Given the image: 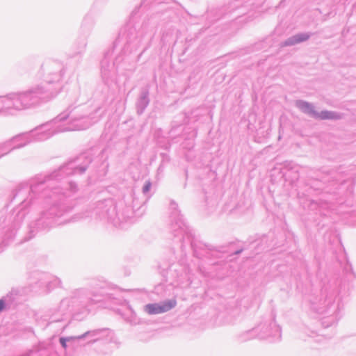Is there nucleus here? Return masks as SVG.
I'll return each mask as SVG.
<instances>
[{
    "mask_svg": "<svg viewBox=\"0 0 356 356\" xmlns=\"http://www.w3.org/2000/svg\"><path fill=\"white\" fill-rule=\"evenodd\" d=\"M146 24H141L136 22L134 19H131L120 31L118 43H124L129 44L134 42L139 38H142L145 34Z\"/></svg>",
    "mask_w": 356,
    "mask_h": 356,
    "instance_id": "obj_1",
    "label": "nucleus"
},
{
    "mask_svg": "<svg viewBox=\"0 0 356 356\" xmlns=\"http://www.w3.org/2000/svg\"><path fill=\"white\" fill-rule=\"evenodd\" d=\"M175 300H169L162 303L148 304L145 307V311L150 315L167 312L176 305Z\"/></svg>",
    "mask_w": 356,
    "mask_h": 356,
    "instance_id": "obj_2",
    "label": "nucleus"
},
{
    "mask_svg": "<svg viewBox=\"0 0 356 356\" xmlns=\"http://www.w3.org/2000/svg\"><path fill=\"white\" fill-rule=\"evenodd\" d=\"M297 105L305 113H313L316 118L319 119L325 120L333 119L336 118L334 113L328 111H323L320 113H315L313 110L312 106L305 102H298L297 103Z\"/></svg>",
    "mask_w": 356,
    "mask_h": 356,
    "instance_id": "obj_3",
    "label": "nucleus"
},
{
    "mask_svg": "<svg viewBox=\"0 0 356 356\" xmlns=\"http://www.w3.org/2000/svg\"><path fill=\"white\" fill-rule=\"evenodd\" d=\"M254 5V1L253 0H234L230 3L229 8L232 12L242 10V12H239L238 14H243L248 10V7H252Z\"/></svg>",
    "mask_w": 356,
    "mask_h": 356,
    "instance_id": "obj_4",
    "label": "nucleus"
},
{
    "mask_svg": "<svg viewBox=\"0 0 356 356\" xmlns=\"http://www.w3.org/2000/svg\"><path fill=\"white\" fill-rule=\"evenodd\" d=\"M312 35V33L309 32L298 33L289 38L283 44H296L304 42L307 41Z\"/></svg>",
    "mask_w": 356,
    "mask_h": 356,
    "instance_id": "obj_5",
    "label": "nucleus"
},
{
    "mask_svg": "<svg viewBox=\"0 0 356 356\" xmlns=\"http://www.w3.org/2000/svg\"><path fill=\"white\" fill-rule=\"evenodd\" d=\"M60 342L62 345V346L64 348H67V344H66V339L65 338H60Z\"/></svg>",
    "mask_w": 356,
    "mask_h": 356,
    "instance_id": "obj_6",
    "label": "nucleus"
},
{
    "mask_svg": "<svg viewBox=\"0 0 356 356\" xmlns=\"http://www.w3.org/2000/svg\"><path fill=\"white\" fill-rule=\"evenodd\" d=\"M152 0H143L142 6H147Z\"/></svg>",
    "mask_w": 356,
    "mask_h": 356,
    "instance_id": "obj_7",
    "label": "nucleus"
},
{
    "mask_svg": "<svg viewBox=\"0 0 356 356\" xmlns=\"http://www.w3.org/2000/svg\"><path fill=\"white\" fill-rule=\"evenodd\" d=\"M5 307V302L3 300H0V312L2 311Z\"/></svg>",
    "mask_w": 356,
    "mask_h": 356,
    "instance_id": "obj_8",
    "label": "nucleus"
},
{
    "mask_svg": "<svg viewBox=\"0 0 356 356\" xmlns=\"http://www.w3.org/2000/svg\"><path fill=\"white\" fill-rule=\"evenodd\" d=\"M261 42H271L273 41L270 40V36H268L264 40H262Z\"/></svg>",
    "mask_w": 356,
    "mask_h": 356,
    "instance_id": "obj_9",
    "label": "nucleus"
},
{
    "mask_svg": "<svg viewBox=\"0 0 356 356\" xmlns=\"http://www.w3.org/2000/svg\"><path fill=\"white\" fill-rule=\"evenodd\" d=\"M162 40H163V42L164 43H165V42H170L167 39V35H164V34H163V36H162Z\"/></svg>",
    "mask_w": 356,
    "mask_h": 356,
    "instance_id": "obj_10",
    "label": "nucleus"
},
{
    "mask_svg": "<svg viewBox=\"0 0 356 356\" xmlns=\"http://www.w3.org/2000/svg\"><path fill=\"white\" fill-rule=\"evenodd\" d=\"M149 187H150V184H147V185L145 186L144 190H145V191H147L149 190Z\"/></svg>",
    "mask_w": 356,
    "mask_h": 356,
    "instance_id": "obj_11",
    "label": "nucleus"
}]
</instances>
